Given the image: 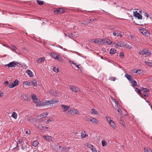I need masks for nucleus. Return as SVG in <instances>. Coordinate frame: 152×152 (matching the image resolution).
<instances>
[{
  "label": "nucleus",
  "mask_w": 152,
  "mask_h": 152,
  "mask_svg": "<svg viewBox=\"0 0 152 152\" xmlns=\"http://www.w3.org/2000/svg\"><path fill=\"white\" fill-rule=\"evenodd\" d=\"M139 54L142 55L145 54L146 56H150L151 54L150 51H149V50L147 48L143 49L141 51H139Z\"/></svg>",
  "instance_id": "nucleus-1"
},
{
  "label": "nucleus",
  "mask_w": 152,
  "mask_h": 152,
  "mask_svg": "<svg viewBox=\"0 0 152 152\" xmlns=\"http://www.w3.org/2000/svg\"><path fill=\"white\" fill-rule=\"evenodd\" d=\"M139 31L143 35L147 37H148L150 35L149 32L145 28L142 27L141 29H140Z\"/></svg>",
  "instance_id": "nucleus-2"
},
{
  "label": "nucleus",
  "mask_w": 152,
  "mask_h": 152,
  "mask_svg": "<svg viewBox=\"0 0 152 152\" xmlns=\"http://www.w3.org/2000/svg\"><path fill=\"white\" fill-rule=\"evenodd\" d=\"M37 127V128L41 130L48 131L50 130V129L48 130L49 128L48 127L43 126L42 124H38Z\"/></svg>",
  "instance_id": "nucleus-3"
},
{
  "label": "nucleus",
  "mask_w": 152,
  "mask_h": 152,
  "mask_svg": "<svg viewBox=\"0 0 152 152\" xmlns=\"http://www.w3.org/2000/svg\"><path fill=\"white\" fill-rule=\"evenodd\" d=\"M69 87L72 91L74 92L75 93H77L80 91L77 87L70 86H69Z\"/></svg>",
  "instance_id": "nucleus-4"
},
{
  "label": "nucleus",
  "mask_w": 152,
  "mask_h": 152,
  "mask_svg": "<svg viewBox=\"0 0 152 152\" xmlns=\"http://www.w3.org/2000/svg\"><path fill=\"white\" fill-rule=\"evenodd\" d=\"M17 62L15 61H13L9 63L8 64L5 65V66L8 67H15L17 65Z\"/></svg>",
  "instance_id": "nucleus-5"
},
{
  "label": "nucleus",
  "mask_w": 152,
  "mask_h": 152,
  "mask_svg": "<svg viewBox=\"0 0 152 152\" xmlns=\"http://www.w3.org/2000/svg\"><path fill=\"white\" fill-rule=\"evenodd\" d=\"M61 109L63 110V112H66L69 109L70 107L67 105L64 104H61Z\"/></svg>",
  "instance_id": "nucleus-6"
},
{
  "label": "nucleus",
  "mask_w": 152,
  "mask_h": 152,
  "mask_svg": "<svg viewBox=\"0 0 152 152\" xmlns=\"http://www.w3.org/2000/svg\"><path fill=\"white\" fill-rule=\"evenodd\" d=\"M65 10L62 8H58L54 11V12L56 14L64 13Z\"/></svg>",
  "instance_id": "nucleus-7"
},
{
  "label": "nucleus",
  "mask_w": 152,
  "mask_h": 152,
  "mask_svg": "<svg viewBox=\"0 0 152 152\" xmlns=\"http://www.w3.org/2000/svg\"><path fill=\"white\" fill-rule=\"evenodd\" d=\"M133 15L135 17H136L138 19L140 20L142 19V16L140 13H139L137 11H135L134 12Z\"/></svg>",
  "instance_id": "nucleus-8"
},
{
  "label": "nucleus",
  "mask_w": 152,
  "mask_h": 152,
  "mask_svg": "<svg viewBox=\"0 0 152 152\" xmlns=\"http://www.w3.org/2000/svg\"><path fill=\"white\" fill-rule=\"evenodd\" d=\"M21 99L22 100H26L28 101H29L30 100L28 95L26 94L22 95Z\"/></svg>",
  "instance_id": "nucleus-9"
},
{
  "label": "nucleus",
  "mask_w": 152,
  "mask_h": 152,
  "mask_svg": "<svg viewBox=\"0 0 152 152\" xmlns=\"http://www.w3.org/2000/svg\"><path fill=\"white\" fill-rule=\"evenodd\" d=\"M90 122H91L93 124H96L99 122L98 120H97L95 118L91 117H90Z\"/></svg>",
  "instance_id": "nucleus-10"
},
{
  "label": "nucleus",
  "mask_w": 152,
  "mask_h": 152,
  "mask_svg": "<svg viewBox=\"0 0 152 152\" xmlns=\"http://www.w3.org/2000/svg\"><path fill=\"white\" fill-rule=\"evenodd\" d=\"M131 83L134 87L138 86L137 84L136 81L134 79H132L131 80Z\"/></svg>",
  "instance_id": "nucleus-11"
},
{
  "label": "nucleus",
  "mask_w": 152,
  "mask_h": 152,
  "mask_svg": "<svg viewBox=\"0 0 152 152\" xmlns=\"http://www.w3.org/2000/svg\"><path fill=\"white\" fill-rule=\"evenodd\" d=\"M141 92H142V94H140V97L142 98H143L142 96V95H143L144 96H147L148 97V94L147 93V92H145L143 90H141Z\"/></svg>",
  "instance_id": "nucleus-12"
},
{
  "label": "nucleus",
  "mask_w": 152,
  "mask_h": 152,
  "mask_svg": "<svg viewBox=\"0 0 152 152\" xmlns=\"http://www.w3.org/2000/svg\"><path fill=\"white\" fill-rule=\"evenodd\" d=\"M109 124L113 129H115L116 128L117 126L113 121Z\"/></svg>",
  "instance_id": "nucleus-13"
},
{
  "label": "nucleus",
  "mask_w": 152,
  "mask_h": 152,
  "mask_svg": "<svg viewBox=\"0 0 152 152\" xmlns=\"http://www.w3.org/2000/svg\"><path fill=\"white\" fill-rule=\"evenodd\" d=\"M48 115V113H43L42 114H39L37 116V117H42V118L46 117Z\"/></svg>",
  "instance_id": "nucleus-14"
},
{
  "label": "nucleus",
  "mask_w": 152,
  "mask_h": 152,
  "mask_svg": "<svg viewBox=\"0 0 152 152\" xmlns=\"http://www.w3.org/2000/svg\"><path fill=\"white\" fill-rule=\"evenodd\" d=\"M32 98L33 99L34 102H36L38 101V99L37 98L36 96L34 94H32L31 95Z\"/></svg>",
  "instance_id": "nucleus-15"
},
{
  "label": "nucleus",
  "mask_w": 152,
  "mask_h": 152,
  "mask_svg": "<svg viewBox=\"0 0 152 152\" xmlns=\"http://www.w3.org/2000/svg\"><path fill=\"white\" fill-rule=\"evenodd\" d=\"M26 73L30 77H32L33 76V72L29 69L26 70Z\"/></svg>",
  "instance_id": "nucleus-16"
},
{
  "label": "nucleus",
  "mask_w": 152,
  "mask_h": 152,
  "mask_svg": "<svg viewBox=\"0 0 152 152\" xmlns=\"http://www.w3.org/2000/svg\"><path fill=\"white\" fill-rule=\"evenodd\" d=\"M43 137L45 140L48 141H50V140H51L52 139V137L50 136L44 135Z\"/></svg>",
  "instance_id": "nucleus-17"
},
{
  "label": "nucleus",
  "mask_w": 152,
  "mask_h": 152,
  "mask_svg": "<svg viewBox=\"0 0 152 152\" xmlns=\"http://www.w3.org/2000/svg\"><path fill=\"white\" fill-rule=\"evenodd\" d=\"M70 148L69 147L66 148L65 147H62V149L61 152H66L68 151L69 150Z\"/></svg>",
  "instance_id": "nucleus-18"
},
{
  "label": "nucleus",
  "mask_w": 152,
  "mask_h": 152,
  "mask_svg": "<svg viewBox=\"0 0 152 152\" xmlns=\"http://www.w3.org/2000/svg\"><path fill=\"white\" fill-rule=\"evenodd\" d=\"M125 76L129 80H132V75H129L127 74H126L125 75Z\"/></svg>",
  "instance_id": "nucleus-19"
},
{
  "label": "nucleus",
  "mask_w": 152,
  "mask_h": 152,
  "mask_svg": "<svg viewBox=\"0 0 152 152\" xmlns=\"http://www.w3.org/2000/svg\"><path fill=\"white\" fill-rule=\"evenodd\" d=\"M50 101V105L53 104L55 103H57L59 101L58 100H56L54 99H51Z\"/></svg>",
  "instance_id": "nucleus-20"
},
{
  "label": "nucleus",
  "mask_w": 152,
  "mask_h": 152,
  "mask_svg": "<svg viewBox=\"0 0 152 152\" xmlns=\"http://www.w3.org/2000/svg\"><path fill=\"white\" fill-rule=\"evenodd\" d=\"M115 45L117 47H123L124 45V43L123 42H118Z\"/></svg>",
  "instance_id": "nucleus-21"
},
{
  "label": "nucleus",
  "mask_w": 152,
  "mask_h": 152,
  "mask_svg": "<svg viewBox=\"0 0 152 152\" xmlns=\"http://www.w3.org/2000/svg\"><path fill=\"white\" fill-rule=\"evenodd\" d=\"M48 105H50V101L46 100L45 102L42 103V106H46Z\"/></svg>",
  "instance_id": "nucleus-22"
},
{
  "label": "nucleus",
  "mask_w": 152,
  "mask_h": 152,
  "mask_svg": "<svg viewBox=\"0 0 152 152\" xmlns=\"http://www.w3.org/2000/svg\"><path fill=\"white\" fill-rule=\"evenodd\" d=\"M123 47L125 48L130 49L132 48V47L129 44L126 43L125 44H124Z\"/></svg>",
  "instance_id": "nucleus-23"
},
{
  "label": "nucleus",
  "mask_w": 152,
  "mask_h": 152,
  "mask_svg": "<svg viewBox=\"0 0 152 152\" xmlns=\"http://www.w3.org/2000/svg\"><path fill=\"white\" fill-rule=\"evenodd\" d=\"M31 83L34 86H37V81L35 80H32Z\"/></svg>",
  "instance_id": "nucleus-24"
},
{
  "label": "nucleus",
  "mask_w": 152,
  "mask_h": 152,
  "mask_svg": "<svg viewBox=\"0 0 152 152\" xmlns=\"http://www.w3.org/2000/svg\"><path fill=\"white\" fill-rule=\"evenodd\" d=\"M45 58L44 57H42L39 58L37 61L38 63H41L42 61H45Z\"/></svg>",
  "instance_id": "nucleus-25"
},
{
  "label": "nucleus",
  "mask_w": 152,
  "mask_h": 152,
  "mask_svg": "<svg viewBox=\"0 0 152 152\" xmlns=\"http://www.w3.org/2000/svg\"><path fill=\"white\" fill-rule=\"evenodd\" d=\"M56 60H57L60 61H63V60L62 59L61 57L60 56H59L58 55L56 56Z\"/></svg>",
  "instance_id": "nucleus-26"
},
{
  "label": "nucleus",
  "mask_w": 152,
  "mask_h": 152,
  "mask_svg": "<svg viewBox=\"0 0 152 152\" xmlns=\"http://www.w3.org/2000/svg\"><path fill=\"white\" fill-rule=\"evenodd\" d=\"M116 50L115 48H111L110 50V53L112 54H113L115 53L116 52Z\"/></svg>",
  "instance_id": "nucleus-27"
},
{
  "label": "nucleus",
  "mask_w": 152,
  "mask_h": 152,
  "mask_svg": "<svg viewBox=\"0 0 152 152\" xmlns=\"http://www.w3.org/2000/svg\"><path fill=\"white\" fill-rule=\"evenodd\" d=\"M35 103L36 104V106H42V103L41 101L37 102V101L36 102H35Z\"/></svg>",
  "instance_id": "nucleus-28"
},
{
  "label": "nucleus",
  "mask_w": 152,
  "mask_h": 152,
  "mask_svg": "<svg viewBox=\"0 0 152 152\" xmlns=\"http://www.w3.org/2000/svg\"><path fill=\"white\" fill-rule=\"evenodd\" d=\"M81 136L82 138H84L87 136L88 135L86 134V133L85 132H82Z\"/></svg>",
  "instance_id": "nucleus-29"
},
{
  "label": "nucleus",
  "mask_w": 152,
  "mask_h": 152,
  "mask_svg": "<svg viewBox=\"0 0 152 152\" xmlns=\"http://www.w3.org/2000/svg\"><path fill=\"white\" fill-rule=\"evenodd\" d=\"M89 23V22L88 21V20H86L84 21L81 23V24L85 25H87Z\"/></svg>",
  "instance_id": "nucleus-30"
},
{
  "label": "nucleus",
  "mask_w": 152,
  "mask_h": 152,
  "mask_svg": "<svg viewBox=\"0 0 152 152\" xmlns=\"http://www.w3.org/2000/svg\"><path fill=\"white\" fill-rule=\"evenodd\" d=\"M68 112L70 114L72 115H74L75 114L74 113V110H68Z\"/></svg>",
  "instance_id": "nucleus-31"
},
{
  "label": "nucleus",
  "mask_w": 152,
  "mask_h": 152,
  "mask_svg": "<svg viewBox=\"0 0 152 152\" xmlns=\"http://www.w3.org/2000/svg\"><path fill=\"white\" fill-rule=\"evenodd\" d=\"M11 116L14 119H16L17 118V114L15 112H14L12 114Z\"/></svg>",
  "instance_id": "nucleus-32"
},
{
  "label": "nucleus",
  "mask_w": 152,
  "mask_h": 152,
  "mask_svg": "<svg viewBox=\"0 0 152 152\" xmlns=\"http://www.w3.org/2000/svg\"><path fill=\"white\" fill-rule=\"evenodd\" d=\"M38 144L39 142L38 141H34L33 142L32 145L33 146L36 147L38 145Z\"/></svg>",
  "instance_id": "nucleus-33"
},
{
  "label": "nucleus",
  "mask_w": 152,
  "mask_h": 152,
  "mask_svg": "<svg viewBox=\"0 0 152 152\" xmlns=\"http://www.w3.org/2000/svg\"><path fill=\"white\" fill-rule=\"evenodd\" d=\"M135 91L138 94H139L140 95V94H142V92H141V90H140L138 88H135Z\"/></svg>",
  "instance_id": "nucleus-34"
},
{
  "label": "nucleus",
  "mask_w": 152,
  "mask_h": 152,
  "mask_svg": "<svg viewBox=\"0 0 152 152\" xmlns=\"http://www.w3.org/2000/svg\"><path fill=\"white\" fill-rule=\"evenodd\" d=\"M37 2L39 5H41L44 4V1H42L39 0H37Z\"/></svg>",
  "instance_id": "nucleus-35"
},
{
  "label": "nucleus",
  "mask_w": 152,
  "mask_h": 152,
  "mask_svg": "<svg viewBox=\"0 0 152 152\" xmlns=\"http://www.w3.org/2000/svg\"><path fill=\"white\" fill-rule=\"evenodd\" d=\"M19 82V81L18 80H16L15 81H14V82H12V83H13V84H14L15 86H17L18 85Z\"/></svg>",
  "instance_id": "nucleus-36"
},
{
  "label": "nucleus",
  "mask_w": 152,
  "mask_h": 152,
  "mask_svg": "<svg viewBox=\"0 0 152 152\" xmlns=\"http://www.w3.org/2000/svg\"><path fill=\"white\" fill-rule=\"evenodd\" d=\"M92 112L91 114H95L96 115L97 114V112L96 110L94 109H92L91 110Z\"/></svg>",
  "instance_id": "nucleus-37"
},
{
  "label": "nucleus",
  "mask_w": 152,
  "mask_h": 152,
  "mask_svg": "<svg viewBox=\"0 0 152 152\" xmlns=\"http://www.w3.org/2000/svg\"><path fill=\"white\" fill-rule=\"evenodd\" d=\"M30 83L31 82L28 81H24L23 83V85L27 86H30Z\"/></svg>",
  "instance_id": "nucleus-38"
},
{
  "label": "nucleus",
  "mask_w": 152,
  "mask_h": 152,
  "mask_svg": "<svg viewBox=\"0 0 152 152\" xmlns=\"http://www.w3.org/2000/svg\"><path fill=\"white\" fill-rule=\"evenodd\" d=\"M141 90H143L147 92L149 91V88H144L143 87H142L141 88Z\"/></svg>",
  "instance_id": "nucleus-39"
},
{
  "label": "nucleus",
  "mask_w": 152,
  "mask_h": 152,
  "mask_svg": "<svg viewBox=\"0 0 152 152\" xmlns=\"http://www.w3.org/2000/svg\"><path fill=\"white\" fill-rule=\"evenodd\" d=\"M87 146L88 148H90L91 150H92V149L93 150V148H94V146L91 144H88Z\"/></svg>",
  "instance_id": "nucleus-40"
},
{
  "label": "nucleus",
  "mask_w": 152,
  "mask_h": 152,
  "mask_svg": "<svg viewBox=\"0 0 152 152\" xmlns=\"http://www.w3.org/2000/svg\"><path fill=\"white\" fill-rule=\"evenodd\" d=\"M105 118L109 123L113 121V120H111L110 118H109L108 116H106L105 117Z\"/></svg>",
  "instance_id": "nucleus-41"
},
{
  "label": "nucleus",
  "mask_w": 152,
  "mask_h": 152,
  "mask_svg": "<svg viewBox=\"0 0 152 152\" xmlns=\"http://www.w3.org/2000/svg\"><path fill=\"white\" fill-rule=\"evenodd\" d=\"M13 84V83H12V82L10 83L9 84V87L10 88H13L15 86L14 85V84Z\"/></svg>",
  "instance_id": "nucleus-42"
},
{
  "label": "nucleus",
  "mask_w": 152,
  "mask_h": 152,
  "mask_svg": "<svg viewBox=\"0 0 152 152\" xmlns=\"http://www.w3.org/2000/svg\"><path fill=\"white\" fill-rule=\"evenodd\" d=\"M45 120V119L44 118L42 117V118H41L40 119H36L37 121L38 122H42L43 121H44Z\"/></svg>",
  "instance_id": "nucleus-43"
},
{
  "label": "nucleus",
  "mask_w": 152,
  "mask_h": 152,
  "mask_svg": "<svg viewBox=\"0 0 152 152\" xmlns=\"http://www.w3.org/2000/svg\"><path fill=\"white\" fill-rule=\"evenodd\" d=\"M11 46L12 47V48L11 47H9L10 49L12 50H14L17 49V48L15 45H11Z\"/></svg>",
  "instance_id": "nucleus-44"
},
{
  "label": "nucleus",
  "mask_w": 152,
  "mask_h": 152,
  "mask_svg": "<svg viewBox=\"0 0 152 152\" xmlns=\"http://www.w3.org/2000/svg\"><path fill=\"white\" fill-rule=\"evenodd\" d=\"M145 63L147 65H148L149 66L152 67V62L145 61Z\"/></svg>",
  "instance_id": "nucleus-45"
},
{
  "label": "nucleus",
  "mask_w": 152,
  "mask_h": 152,
  "mask_svg": "<svg viewBox=\"0 0 152 152\" xmlns=\"http://www.w3.org/2000/svg\"><path fill=\"white\" fill-rule=\"evenodd\" d=\"M144 152H152L151 150L150 149H148L146 148H144Z\"/></svg>",
  "instance_id": "nucleus-46"
},
{
  "label": "nucleus",
  "mask_w": 152,
  "mask_h": 152,
  "mask_svg": "<svg viewBox=\"0 0 152 152\" xmlns=\"http://www.w3.org/2000/svg\"><path fill=\"white\" fill-rule=\"evenodd\" d=\"M65 36L66 37L67 36L68 37H69L70 38H71L72 37V34L68 33L67 35H66V34H64Z\"/></svg>",
  "instance_id": "nucleus-47"
},
{
  "label": "nucleus",
  "mask_w": 152,
  "mask_h": 152,
  "mask_svg": "<svg viewBox=\"0 0 152 152\" xmlns=\"http://www.w3.org/2000/svg\"><path fill=\"white\" fill-rule=\"evenodd\" d=\"M53 71L56 73H57L58 71V68H56V67H54L53 68Z\"/></svg>",
  "instance_id": "nucleus-48"
},
{
  "label": "nucleus",
  "mask_w": 152,
  "mask_h": 152,
  "mask_svg": "<svg viewBox=\"0 0 152 152\" xmlns=\"http://www.w3.org/2000/svg\"><path fill=\"white\" fill-rule=\"evenodd\" d=\"M85 120L87 122H90V118H88L87 117H85L84 118Z\"/></svg>",
  "instance_id": "nucleus-49"
},
{
  "label": "nucleus",
  "mask_w": 152,
  "mask_h": 152,
  "mask_svg": "<svg viewBox=\"0 0 152 152\" xmlns=\"http://www.w3.org/2000/svg\"><path fill=\"white\" fill-rule=\"evenodd\" d=\"M74 113L75 114H76L77 115L79 114V111L77 109H74Z\"/></svg>",
  "instance_id": "nucleus-50"
},
{
  "label": "nucleus",
  "mask_w": 152,
  "mask_h": 152,
  "mask_svg": "<svg viewBox=\"0 0 152 152\" xmlns=\"http://www.w3.org/2000/svg\"><path fill=\"white\" fill-rule=\"evenodd\" d=\"M23 138L22 137H21L19 139L18 141V143L19 144H20L23 141Z\"/></svg>",
  "instance_id": "nucleus-51"
},
{
  "label": "nucleus",
  "mask_w": 152,
  "mask_h": 152,
  "mask_svg": "<svg viewBox=\"0 0 152 152\" xmlns=\"http://www.w3.org/2000/svg\"><path fill=\"white\" fill-rule=\"evenodd\" d=\"M102 144L103 146H104L107 143L105 140H103L102 141Z\"/></svg>",
  "instance_id": "nucleus-52"
},
{
  "label": "nucleus",
  "mask_w": 152,
  "mask_h": 152,
  "mask_svg": "<svg viewBox=\"0 0 152 152\" xmlns=\"http://www.w3.org/2000/svg\"><path fill=\"white\" fill-rule=\"evenodd\" d=\"M119 56L121 58H123L124 57V54L122 52H120L119 54Z\"/></svg>",
  "instance_id": "nucleus-53"
},
{
  "label": "nucleus",
  "mask_w": 152,
  "mask_h": 152,
  "mask_svg": "<svg viewBox=\"0 0 152 152\" xmlns=\"http://www.w3.org/2000/svg\"><path fill=\"white\" fill-rule=\"evenodd\" d=\"M102 42L104 43H106L107 42V40L104 39H100V42Z\"/></svg>",
  "instance_id": "nucleus-54"
},
{
  "label": "nucleus",
  "mask_w": 152,
  "mask_h": 152,
  "mask_svg": "<svg viewBox=\"0 0 152 152\" xmlns=\"http://www.w3.org/2000/svg\"><path fill=\"white\" fill-rule=\"evenodd\" d=\"M113 101L115 103V104L118 106V101L116 100L115 99H113Z\"/></svg>",
  "instance_id": "nucleus-55"
},
{
  "label": "nucleus",
  "mask_w": 152,
  "mask_h": 152,
  "mask_svg": "<svg viewBox=\"0 0 152 152\" xmlns=\"http://www.w3.org/2000/svg\"><path fill=\"white\" fill-rule=\"evenodd\" d=\"M129 36L131 39H136L135 36L132 34L130 35Z\"/></svg>",
  "instance_id": "nucleus-56"
},
{
  "label": "nucleus",
  "mask_w": 152,
  "mask_h": 152,
  "mask_svg": "<svg viewBox=\"0 0 152 152\" xmlns=\"http://www.w3.org/2000/svg\"><path fill=\"white\" fill-rule=\"evenodd\" d=\"M27 148V146L26 145H22L21 148L22 149L24 150L25 149H26Z\"/></svg>",
  "instance_id": "nucleus-57"
},
{
  "label": "nucleus",
  "mask_w": 152,
  "mask_h": 152,
  "mask_svg": "<svg viewBox=\"0 0 152 152\" xmlns=\"http://www.w3.org/2000/svg\"><path fill=\"white\" fill-rule=\"evenodd\" d=\"M69 61L70 63L74 64V65H76V63H75L74 61L70 60Z\"/></svg>",
  "instance_id": "nucleus-58"
},
{
  "label": "nucleus",
  "mask_w": 152,
  "mask_h": 152,
  "mask_svg": "<svg viewBox=\"0 0 152 152\" xmlns=\"http://www.w3.org/2000/svg\"><path fill=\"white\" fill-rule=\"evenodd\" d=\"M94 43H97L99 42V39H95L94 41Z\"/></svg>",
  "instance_id": "nucleus-59"
},
{
  "label": "nucleus",
  "mask_w": 152,
  "mask_h": 152,
  "mask_svg": "<svg viewBox=\"0 0 152 152\" xmlns=\"http://www.w3.org/2000/svg\"><path fill=\"white\" fill-rule=\"evenodd\" d=\"M51 120L50 119H48L45 122L46 124H48L50 121H51Z\"/></svg>",
  "instance_id": "nucleus-60"
},
{
  "label": "nucleus",
  "mask_w": 152,
  "mask_h": 152,
  "mask_svg": "<svg viewBox=\"0 0 152 152\" xmlns=\"http://www.w3.org/2000/svg\"><path fill=\"white\" fill-rule=\"evenodd\" d=\"M26 134H30V130H28L27 131H26Z\"/></svg>",
  "instance_id": "nucleus-61"
},
{
  "label": "nucleus",
  "mask_w": 152,
  "mask_h": 152,
  "mask_svg": "<svg viewBox=\"0 0 152 152\" xmlns=\"http://www.w3.org/2000/svg\"><path fill=\"white\" fill-rule=\"evenodd\" d=\"M115 77H110V79L113 81H114L115 80Z\"/></svg>",
  "instance_id": "nucleus-62"
},
{
  "label": "nucleus",
  "mask_w": 152,
  "mask_h": 152,
  "mask_svg": "<svg viewBox=\"0 0 152 152\" xmlns=\"http://www.w3.org/2000/svg\"><path fill=\"white\" fill-rule=\"evenodd\" d=\"M118 112L120 113L121 114L122 113V111L120 109L118 108V109L117 110Z\"/></svg>",
  "instance_id": "nucleus-63"
},
{
  "label": "nucleus",
  "mask_w": 152,
  "mask_h": 152,
  "mask_svg": "<svg viewBox=\"0 0 152 152\" xmlns=\"http://www.w3.org/2000/svg\"><path fill=\"white\" fill-rule=\"evenodd\" d=\"M91 151L92 152H98L95 148H94L93 149H92ZM98 152H99V151H98Z\"/></svg>",
  "instance_id": "nucleus-64"
}]
</instances>
